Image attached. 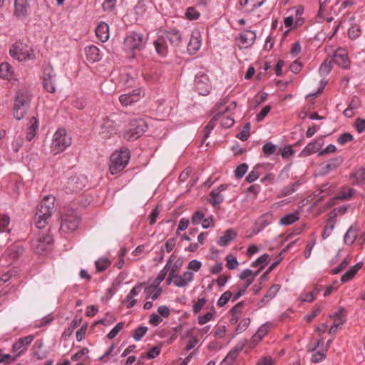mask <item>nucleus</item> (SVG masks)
Wrapping results in <instances>:
<instances>
[{
    "label": "nucleus",
    "mask_w": 365,
    "mask_h": 365,
    "mask_svg": "<svg viewBox=\"0 0 365 365\" xmlns=\"http://www.w3.org/2000/svg\"><path fill=\"white\" fill-rule=\"evenodd\" d=\"M55 197L51 195L45 196L37 206L34 222L37 228L43 229L49 222L53 213L56 210Z\"/></svg>",
    "instance_id": "obj_1"
},
{
    "label": "nucleus",
    "mask_w": 365,
    "mask_h": 365,
    "mask_svg": "<svg viewBox=\"0 0 365 365\" xmlns=\"http://www.w3.org/2000/svg\"><path fill=\"white\" fill-rule=\"evenodd\" d=\"M31 100V96L29 91H19L17 92L14 107V116L16 120H21L24 117Z\"/></svg>",
    "instance_id": "obj_2"
},
{
    "label": "nucleus",
    "mask_w": 365,
    "mask_h": 365,
    "mask_svg": "<svg viewBox=\"0 0 365 365\" xmlns=\"http://www.w3.org/2000/svg\"><path fill=\"white\" fill-rule=\"evenodd\" d=\"M80 217L73 209L63 208L61 215V230L63 232H70L76 230L78 227Z\"/></svg>",
    "instance_id": "obj_3"
},
{
    "label": "nucleus",
    "mask_w": 365,
    "mask_h": 365,
    "mask_svg": "<svg viewBox=\"0 0 365 365\" xmlns=\"http://www.w3.org/2000/svg\"><path fill=\"white\" fill-rule=\"evenodd\" d=\"M130 152L128 150H116L110 155L109 170L112 175L122 171L129 162Z\"/></svg>",
    "instance_id": "obj_4"
},
{
    "label": "nucleus",
    "mask_w": 365,
    "mask_h": 365,
    "mask_svg": "<svg viewBox=\"0 0 365 365\" xmlns=\"http://www.w3.org/2000/svg\"><path fill=\"white\" fill-rule=\"evenodd\" d=\"M71 137L64 128H58L53 134L51 148L55 153H59L66 150L71 144Z\"/></svg>",
    "instance_id": "obj_5"
},
{
    "label": "nucleus",
    "mask_w": 365,
    "mask_h": 365,
    "mask_svg": "<svg viewBox=\"0 0 365 365\" xmlns=\"http://www.w3.org/2000/svg\"><path fill=\"white\" fill-rule=\"evenodd\" d=\"M146 122L143 119H134L129 123L128 130L124 133V138L128 140H135L140 138L147 130Z\"/></svg>",
    "instance_id": "obj_6"
},
{
    "label": "nucleus",
    "mask_w": 365,
    "mask_h": 365,
    "mask_svg": "<svg viewBox=\"0 0 365 365\" xmlns=\"http://www.w3.org/2000/svg\"><path fill=\"white\" fill-rule=\"evenodd\" d=\"M11 56L19 61L31 59L33 58L32 49L25 43L16 42L10 48Z\"/></svg>",
    "instance_id": "obj_7"
},
{
    "label": "nucleus",
    "mask_w": 365,
    "mask_h": 365,
    "mask_svg": "<svg viewBox=\"0 0 365 365\" xmlns=\"http://www.w3.org/2000/svg\"><path fill=\"white\" fill-rule=\"evenodd\" d=\"M53 242L52 236L46 234L34 240L32 247L37 254L43 255L51 250Z\"/></svg>",
    "instance_id": "obj_8"
},
{
    "label": "nucleus",
    "mask_w": 365,
    "mask_h": 365,
    "mask_svg": "<svg viewBox=\"0 0 365 365\" xmlns=\"http://www.w3.org/2000/svg\"><path fill=\"white\" fill-rule=\"evenodd\" d=\"M115 115L110 117H106L103 119V121L100 125L99 134L103 138H110L113 133H115V128L117 126L113 118Z\"/></svg>",
    "instance_id": "obj_9"
},
{
    "label": "nucleus",
    "mask_w": 365,
    "mask_h": 365,
    "mask_svg": "<svg viewBox=\"0 0 365 365\" xmlns=\"http://www.w3.org/2000/svg\"><path fill=\"white\" fill-rule=\"evenodd\" d=\"M195 87L200 95H207L211 88L208 76L204 73L197 75L195 78Z\"/></svg>",
    "instance_id": "obj_10"
},
{
    "label": "nucleus",
    "mask_w": 365,
    "mask_h": 365,
    "mask_svg": "<svg viewBox=\"0 0 365 365\" xmlns=\"http://www.w3.org/2000/svg\"><path fill=\"white\" fill-rule=\"evenodd\" d=\"M124 43L130 50L140 48L143 45V35L133 32L126 36Z\"/></svg>",
    "instance_id": "obj_11"
},
{
    "label": "nucleus",
    "mask_w": 365,
    "mask_h": 365,
    "mask_svg": "<svg viewBox=\"0 0 365 365\" xmlns=\"http://www.w3.org/2000/svg\"><path fill=\"white\" fill-rule=\"evenodd\" d=\"M160 32L171 46L178 47L181 45L182 36L178 29L162 30Z\"/></svg>",
    "instance_id": "obj_12"
},
{
    "label": "nucleus",
    "mask_w": 365,
    "mask_h": 365,
    "mask_svg": "<svg viewBox=\"0 0 365 365\" xmlns=\"http://www.w3.org/2000/svg\"><path fill=\"white\" fill-rule=\"evenodd\" d=\"M142 91L140 88L135 89L128 93L119 96V101L121 105L128 106L133 103L138 102L141 97Z\"/></svg>",
    "instance_id": "obj_13"
},
{
    "label": "nucleus",
    "mask_w": 365,
    "mask_h": 365,
    "mask_svg": "<svg viewBox=\"0 0 365 365\" xmlns=\"http://www.w3.org/2000/svg\"><path fill=\"white\" fill-rule=\"evenodd\" d=\"M154 46L155 51L159 56L165 57L168 55V46L167 45V41L164 38L160 31L158 32L157 39L154 41Z\"/></svg>",
    "instance_id": "obj_14"
},
{
    "label": "nucleus",
    "mask_w": 365,
    "mask_h": 365,
    "mask_svg": "<svg viewBox=\"0 0 365 365\" xmlns=\"http://www.w3.org/2000/svg\"><path fill=\"white\" fill-rule=\"evenodd\" d=\"M331 60L334 63L337 64L339 66L343 68L348 67L349 64V61L347 57V54L343 48H338L333 56L331 58Z\"/></svg>",
    "instance_id": "obj_15"
},
{
    "label": "nucleus",
    "mask_w": 365,
    "mask_h": 365,
    "mask_svg": "<svg viewBox=\"0 0 365 365\" xmlns=\"http://www.w3.org/2000/svg\"><path fill=\"white\" fill-rule=\"evenodd\" d=\"M200 34L198 31L192 33L190 41L187 45V51L190 54H195L200 48Z\"/></svg>",
    "instance_id": "obj_16"
},
{
    "label": "nucleus",
    "mask_w": 365,
    "mask_h": 365,
    "mask_svg": "<svg viewBox=\"0 0 365 365\" xmlns=\"http://www.w3.org/2000/svg\"><path fill=\"white\" fill-rule=\"evenodd\" d=\"M34 337L33 335H29L25 337L20 338L13 345V349L15 351L18 352V355L22 354L27 349L28 346L33 341Z\"/></svg>",
    "instance_id": "obj_17"
},
{
    "label": "nucleus",
    "mask_w": 365,
    "mask_h": 365,
    "mask_svg": "<svg viewBox=\"0 0 365 365\" xmlns=\"http://www.w3.org/2000/svg\"><path fill=\"white\" fill-rule=\"evenodd\" d=\"M245 345V342L241 344H238L236 345L225 356L222 362V365H231L236 358L237 357L239 353L243 349Z\"/></svg>",
    "instance_id": "obj_18"
},
{
    "label": "nucleus",
    "mask_w": 365,
    "mask_h": 365,
    "mask_svg": "<svg viewBox=\"0 0 365 365\" xmlns=\"http://www.w3.org/2000/svg\"><path fill=\"white\" fill-rule=\"evenodd\" d=\"M15 15L19 18L25 17L28 15L29 4L28 0H15Z\"/></svg>",
    "instance_id": "obj_19"
},
{
    "label": "nucleus",
    "mask_w": 365,
    "mask_h": 365,
    "mask_svg": "<svg viewBox=\"0 0 365 365\" xmlns=\"http://www.w3.org/2000/svg\"><path fill=\"white\" fill-rule=\"evenodd\" d=\"M323 145L322 139L309 143L301 152L300 155L308 156L319 150Z\"/></svg>",
    "instance_id": "obj_20"
},
{
    "label": "nucleus",
    "mask_w": 365,
    "mask_h": 365,
    "mask_svg": "<svg viewBox=\"0 0 365 365\" xmlns=\"http://www.w3.org/2000/svg\"><path fill=\"white\" fill-rule=\"evenodd\" d=\"M175 259H176V256L173 254L169 257L165 266L158 273L157 277L154 280L153 284L156 285L157 287H160V283L165 279V278L167 275V273L172 265V262H174V260Z\"/></svg>",
    "instance_id": "obj_21"
},
{
    "label": "nucleus",
    "mask_w": 365,
    "mask_h": 365,
    "mask_svg": "<svg viewBox=\"0 0 365 365\" xmlns=\"http://www.w3.org/2000/svg\"><path fill=\"white\" fill-rule=\"evenodd\" d=\"M272 220V215L271 213H266L262 215L255 222L254 231L255 233H259L267 226H268Z\"/></svg>",
    "instance_id": "obj_22"
},
{
    "label": "nucleus",
    "mask_w": 365,
    "mask_h": 365,
    "mask_svg": "<svg viewBox=\"0 0 365 365\" xmlns=\"http://www.w3.org/2000/svg\"><path fill=\"white\" fill-rule=\"evenodd\" d=\"M97 37L102 41L106 42L109 38V26L105 22H101L96 29Z\"/></svg>",
    "instance_id": "obj_23"
},
{
    "label": "nucleus",
    "mask_w": 365,
    "mask_h": 365,
    "mask_svg": "<svg viewBox=\"0 0 365 365\" xmlns=\"http://www.w3.org/2000/svg\"><path fill=\"white\" fill-rule=\"evenodd\" d=\"M85 53L87 59L92 62L98 61L101 58L98 48L94 45L86 47Z\"/></svg>",
    "instance_id": "obj_24"
},
{
    "label": "nucleus",
    "mask_w": 365,
    "mask_h": 365,
    "mask_svg": "<svg viewBox=\"0 0 365 365\" xmlns=\"http://www.w3.org/2000/svg\"><path fill=\"white\" fill-rule=\"evenodd\" d=\"M280 289V285L274 284L272 285L267 293L264 296V297L261 299V301L258 303V306L259 308L264 307L270 299H273L278 291Z\"/></svg>",
    "instance_id": "obj_25"
},
{
    "label": "nucleus",
    "mask_w": 365,
    "mask_h": 365,
    "mask_svg": "<svg viewBox=\"0 0 365 365\" xmlns=\"http://www.w3.org/2000/svg\"><path fill=\"white\" fill-rule=\"evenodd\" d=\"M142 284H139L135 286L128 294L126 296L125 299L123 301V303L128 302L127 304L128 308L133 307L136 304V300L133 299L134 297L137 296L141 291Z\"/></svg>",
    "instance_id": "obj_26"
},
{
    "label": "nucleus",
    "mask_w": 365,
    "mask_h": 365,
    "mask_svg": "<svg viewBox=\"0 0 365 365\" xmlns=\"http://www.w3.org/2000/svg\"><path fill=\"white\" fill-rule=\"evenodd\" d=\"M241 43L245 45V47H249L252 46L256 38V34L254 31L250 30H246L245 32L240 36Z\"/></svg>",
    "instance_id": "obj_27"
},
{
    "label": "nucleus",
    "mask_w": 365,
    "mask_h": 365,
    "mask_svg": "<svg viewBox=\"0 0 365 365\" xmlns=\"http://www.w3.org/2000/svg\"><path fill=\"white\" fill-rule=\"evenodd\" d=\"M344 159L341 156H337L329 160L327 163L322 165V169L324 173L336 169L343 163Z\"/></svg>",
    "instance_id": "obj_28"
},
{
    "label": "nucleus",
    "mask_w": 365,
    "mask_h": 365,
    "mask_svg": "<svg viewBox=\"0 0 365 365\" xmlns=\"http://www.w3.org/2000/svg\"><path fill=\"white\" fill-rule=\"evenodd\" d=\"M162 292L163 290L160 287H157L153 284L145 287L144 291L146 299L150 298L152 300L157 299Z\"/></svg>",
    "instance_id": "obj_29"
},
{
    "label": "nucleus",
    "mask_w": 365,
    "mask_h": 365,
    "mask_svg": "<svg viewBox=\"0 0 365 365\" xmlns=\"http://www.w3.org/2000/svg\"><path fill=\"white\" fill-rule=\"evenodd\" d=\"M236 236H237V232L234 230H232V229L227 230L225 232L224 235L219 237V240L217 241V244L220 246H222V247L227 246V244L231 240L235 239V237Z\"/></svg>",
    "instance_id": "obj_30"
},
{
    "label": "nucleus",
    "mask_w": 365,
    "mask_h": 365,
    "mask_svg": "<svg viewBox=\"0 0 365 365\" xmlns=\"http://www.w3.org/2000/svg\"><path fill=\"white\" fill-rule=\"evenodd\" d=\"M38 128V120L36 117H32L30 120V125L26 133V139L28 141L32 140L36 135Z\"/></svg>",
    "instance_id": "obj_31"
},
{
    "label": "nucleus",
    "mask_w": 365,
    "mask_h": 365,
    "mask_svg": "<svg viewBox=\"0 0 365 365\" xmlns=\"http://www.w3.org/2000/svg\"><path fill=\"white\" fill-rule=\"evenodd\" d=\"M266 0H244L240 1L241 6H245L247 12H252L257 8L261 6Z\"/></svg>",
    "instance_id": "obj_32"
},
{
    "label": "nucleus",
    "mask_w": 365,
    "mask_h": 365,
    "mask_svg": "<svg viewBox=\"0 0 365 365\" xmlns=\"http://www.w3.org/2000/svg\"><path fill=\"white\" fill-rule=\"evenodd\" d=\"M362 263L359 262L354 266L350 267L342 276L341 280L342 282H346L352 279L356 272L362 267Z\"/></svg>",
    "instance_id": "obj_33"
},
{
    "label": "nucleus",
    "mask_w": 365,
    "mask_h": 365,
    "mask_svg": "<svg viewBox=\"0 0 365 365\" xmlns=\"http://www.w3.org/2000/svg\"><path fill=\"white\" fill-rule=\"evenodd\" d=\"M14 71L11 66L5 62L0 65V77L5 79H11L13 77Z\"/></svg>",
    "instance_id": "obj_34"
},
{
    "label": "nucleus",
    "mask_w": 365,
    "mask_h": 365,
    "mask_svg": "<svg viewBox=\"0 0 365 365\" xmlns=\"http://www.w3.org/2000/svg\"><path fill=\"white\" fill-rule=\"evenodd\" d=\"M300 184L301 182L299 180L289 184L288 185L283 187V189L280 191L278 197H282L292 195L293 192H294Z\"/></svg>",
    "instance_id": "obj_35"
},
{
    "label": "nucleus",
    "mask_w": 365,
    "mask_h": 365,
    "mask_svg": "<svg viewBox=\"0 0 365 365\" xmlns=\"http://www.w3.org/2000/svg\"><path fill=\"white\" fill-rule=\"evenodd\" d=\"M345 309L343 307H340L339 310L335 312L334 314L329 315V317L334 319V324H338L339 327L342 325L345 322Z\"/></svg>",
    "instance_id": "obj_36"
},
{
    "label": "nucleus",
    "mask_w": 365,
    "mask_h": 365,
    "mask_svg": "<svg viewBox=\"0 0 365 365\" xmlns=\"http://www.w3.org/2000/svg\"><path fill=\"white\" fill-rule=\"evenodd\" d=\"M222 116L220 111H218L215 116L209 121L207 126L204 128V138H207L209 136L210 131L215 128L216 121L220 119Z\"/></svg>",
    "instance_id": "obj_37"
},
{
    "label": "nucleus",
    "mask_w": 365,
    "mask_h": 365,
    "mask_svg": "<svg viewBox=\"0 0 365 365\" xmlns=\"http://www.w3.org/2000/svg\"><path fill=\"white\" fill-rule=\"evenodd\" d=\"M224 200L223 196L220 193V190H213L210 193L209 202L212 206H216L222 203Z\"/></svg>",
    "instance_id": "obj_38"
},
{
    "label": "nucleus",
    "mask_w": 365,
    "mask_h": 365,
    "mask_svg": "<svg viewBox=\"0 0 365 365\" xmlns=\"http://www.w3.org/2000/svg\"><path fill=\"white\" fill-rule=\"evenodd\" d=\"M81 322V319L78 317H75L71 321L69 327L63 331V336L65 338L69 337L72 334L74 329L80 325Z\"/></svg>",
    "instance_id": "obj_39"
},
{
    "label": "nucleus",
    "mask_w": 365,
    "mask_h": 365,
    "mask_svg": "<svg viewBox=\"0 0 365 365\" xmlns=\"http://www.w3.org/2000/svg\"><path fill=\"white\" fill-rule=\"evenodd\" d=\"M357 230L351 226L344 235V240L347 245H351L356 238Z\"/></svg>",
    "instance_id": "obj_40"
},
{
    "label": "nucleus",
    "mask_w": 365,
    "mask_h": 365,
    "mask_svg": "<svg viewBox=\"0 0 365 365\" xmlns=\"http://www.w3.org/2000/svg\"><path fill=\"white\" fill-rule=\"evenodd\" d=\"M355 184L362 183L365 182V169L360 168L355 173H352L350 175Z\"/></svg>",
    "instance_id": "obj_41"
},
{
    "label": "nucleus",
    "mask_w": 365,
    "mask_h": 365,
    "mask_svg": "<svg viewBox=\"0 0 365 365\" xmlns=\"http://www.w3.org/2000/svg\"><path fill=\"white\" fill-rule=\"evenodd\" d=\"M299 220L298 212L296 213H289L284 217H283L280 221L279 223L282 225H289L295 222H297Z\"/></svg>",
    "instance_id": "obj_42"
},
{
    "label": "nucleus",
    "mask_w": 365,
    "mask_h": 365,
    "mask_svg": "<svg viewBox=\"0 0 365 365\" xmlns=\"http://www.w3.org/2000/svg\"><path fill=\"white\" fill-rule=\"evenodd\" d=\"M96 267L98 272H101L106 270L111 264L110 261L106 257H102L96 262Z\"/></svg>",
    "instance_id": "obj_43"
},
{
    "label": "nucleus",
    "mask_w": 365,
    "mask_h": 365,
    "mask_svg": "<svg viewBox=\"0 0 365 365\" xmlns=\"http://www.w3.org/2000/svg\"><path fill=\"white\" fill-rule=\"evenodd\" d=\"M335 222H336L335 216L329 217V218L328 219L329 225H327L325 227V229L322 233V237L324 239L327 238L331 235V233L334 227Z\"/></svg>",
    "instance_id": "obj_44"
},
{
    "label": "nucleus",
    "mask_w": 365,
    "mask_h": 365,
    "mask_svg": "<svg viewBox=\"0 0 365 365\" xmlns=\"http://www.w3.org/2000/svg\"><path fill=\"white\" fill-rule=\"evenodd\" d=\"M332 61L330 59L325 60L323 63L320 66L319 72L322 76L327 75L330 71L331 70L332 66H331Z\"/></svg>",
    "instance_id": "obj_45"
},
{
    "label": "nucleus",
    "mask_w": 365,
    "mask_h": 365,
    "mask_svg": "<svg viewBox=\"0 0 365 365\" xmlns=\"http://www.w3.org/2000/svg\"><path fill=\"white\" fill-rule=\"evenodd\" d=\"M321 290L322 288L317 286L312 292L306 293L304 297L301 298V300L306 302H312Z\"/></svg>",
    "instance_id": "obj_46"
},
{
    "label": "nucleus",
    "mask_w": 365,
    "mask_h": 365,
    "mask_svg": "<svg viewBox=\"0 0 365 365\" xmlns=\"http://www.w3.org/2000/svg\"><path fill=\"white\" fill-rule=\"evenodd\" d=\"M222 116L220 118V124L223 128H228L232 126L235 121L234 119L230 115H225L224 112H221Z\"/></svg>",
    "instance_id": "obj_47"
},
{
    "label": "nucleus",
    "mask_w": 365,
    "mask_h": 365,
    "mask_svg": "<svg viewBox=\"0 0 365 365\" xmlns=\"http://www.w3.org/2000/svg\"><path fill=\"white\" fill-rule=\"evenodd\" d=\"M254 282V277H251L250 279H247L246 284L243 288H241L233 297L232 302L237 301L241 296H242L246 289L250 287L252 282Z\"/></svg>",
    "instance_id": "obj_48"
},
{
    "label": "nucleus",
    "mask_w": 365,
    "mask_h": 365,
    "mask_svg": "<svg viewBox=\"0 0 365 365\" xmlns=\"http://www.w3.org/2000/svg\"><path fill=\"white\" fill-rule=\"evenodd\" d=\"M191 333H192V330H188L187 331L186 334L185 335V336H186V337L190 336V339L189 340V341L185 347L186 351H189V350L192 349L198 343V339H197V337L192 336Z\"/></svg>",
    "instance_id": "obj_49"
},
{
    "label": "nucleus",
    "mask_w": 365,
    "mask_h": 365,
    "mask_svg": "<svg viewBox=\"0 0 365 365\" xmlns=\"http://www.w3.org/2000/svg\"><path fill=\"white\" fill-rule=\"evenodd\" d=\"M250 123H247L243 128V130L237 135V137L242 141H245L248 139L250 130Z\"/></svg>",
    "instance_id": "obj_50"
},
{
    "label": "nucleus",
    "mask_w": 365,
    "mask_h": 365,
    "mask_svg": "<svg viewBox=\"0 0 365 365\" xmlns=\"http://www.w3.org/2000/svg\"><path fill=\"white\" fill-rule=\"evenodd\" d=\"M232 296V293L230 291H226L224 292L217 301V305L220 307L225 305Z\"/></svg>",
    "instance_id": "obj_51"
},
{
    "label": "nucleus",
    "mask_w": 365,
    "mask_h": 365,
    "mask_svg": "<svg viewBox=\"0 0 365 365\" xmlns=\"http://www.w3.org/2000/svg\"><path fill=\"white\" fill-rule=\"evenodd\" d=\"M276 150V145L271 142L266 143L262 147V151L267 155H271L274 154Z\"/></svg>",
    "instance_id": "obj_52"
},
{
    "label": "nucleus",
    "mask_w": 365,
    "mask_h": 365,
    "mask_svg": "<svg viewBox=\"0 0 365 365\" xmlns=\"http://www.w3.org/2000/svg\"><path fill=\"white\" fill-rule=\"evenodd\" d=\"M226 261H227V267L229 269H235L239 265L237 258L232 255H227L226 257Z\"/></svg>",
    "instance_id": "obj_53"
},
{
    "label": "nucleus",
    "mask_w": 365,
    "mask_h": 365,
    "mask_svg": "<svg viewBox=\"0 0 365 365\" xmlns=\"http://www.w3.org/2000/svg\"><path fill=\"white\" fill-rule=\"evenodd\" d=\"M226 103L225 101L224 100L222 102H221L218 106V109H220V112L225 113H230L236 108V103L235 101L231 102L225 109L223 108L224 105Z\"/></svg>",
    "instance_id": "obj_54"
},
{
    "label": "nucleus",
    "mask_w": 365,
    "mask_h": 365,
    "mask_svg": "<svg viewBox=\"0 0 365 365\" xmlns=\"http://www.w3.org/2000/svg\"><path fill=\"white\" fill-rule=\"evenodd\" d=\"M185 15L186 17L190 20L197 19L200 16V12L192 6L187 9Z\"/></svg>",
    "instance_id": "obj_55"
},
{
    "label": "nucleus",
    "mask_w": 365,
    "mask_h": 365,
    "mask_svg": "<svg viewBox=\"0 0 365 365\" xmlns=\"http://www.w3.org/2000/svg\"><path fill=\"white\" fill-rule=\"evenodd\" d=\"M248 166L246 163L240 164L235 170V175L237 178H242L247 170Z\"/></svg>",
    "instance_id": "obj_56"
},
{
    "label": "nucleus",
    "mask_w": 365,
    "mask_h": 365,
    "mask_svg": "<svg viewBox=\"0 0 365 365\" xmlns=\"http://www.w3.org/2000/svg\"><path fill=\"white\" fill-rule=\"evenodd\" d=\"M9 255L13 259L18 258L19 255H22L24 248L19 246H14L9 250Z\"/></svg>",
    "instance_id": "obj_57"
},
{
    "label": "nucleus",
    "mask_w": 365,
    "mask_h": 365,
    "mask_svg": "<svg viewBox=\"0 0 365 365\" xmlns=\"http://www.w3.org/2000/svg\"><path fill=\"white\" fill-rule=\"evenodd\" d=\"M148 328L146 327H140L135 330L133 336L136 341H139L146 334Z\"/></svg>",
    "instance_id": "obj_58"
},
{
    "label": "nucleus",
    "mask_w": 365,
    "mask_h": 365,
    "mask_svg": "<svg viewBox=\"0 0 365 365\" xmlns=\"http://www.w3.org/2000/svg\"><path fill=\"white\" fill-rule=\"evenodd\" d=\"M124 323L123 322H119L118 323L115 327L111 329V331L108 334L107 337L109 339H112L116 336L118 333L123 328Z\"/></svg>",
    "instance_id": "obj_59"
},
{
    "label": "nucleus",
    "mask_w": 365,
    "mask_h": 365,
    "mask_svg": "<svg viewBox=\"0 0 365 365\" xmlns=\"http://www.w3.org/2000/svg\"><path fill=\"white\" fill-rule=\"evenodd\" d=\"M250 319L249 318L243 319L236 327V333H241L244 331L250 325Z\"/></svg>",
    "instance_id": "obj_60"
},
{
    "label": "nucleus",
    "mask_w": 365,
    "mask_h": 365,
    "mask_svg": "<svg viewBox=\"0 0 365 365\" xmlns=\"http://www.w3.org/2000/svg\"><path fill=\"white\" fill-rule=\"evenodd\" d=\"M360 34H361V29H360L359 26L357 25L352 26L349 29V31H348L349 36L351 39L356 38L357 37L359 36Z\"/></svg>",
    "instance_id": "obj_61"
},
{
    "label": "nucleus",
    "mask_w": 365,
    "mask_h": 365,
    "mask_svg": "<svg viewBox=\"0 0 365 365\" xmlns=\"http://www.w3.org/2000/svg\"><path fill=\"white\" fill-rule=\"evenodd\" d=\"M56 74L51 67H47L44 69L43 78L44 81H54Z\"/></svg>",
    "instance_id": "obj_62"
},
{
    "label": "nucleus",
    "mask_w": 365,
    "mask_h": 365,
    "mask_svg": "<svg viewBox=\"0 0 365 365\" xmlns=\"http://www.w3.org/2000/svg\"><path fill=\"white\" fill-rule=\"evenodd\" d=\"M207 299L205 298H199L197 302L193 305L192 311L195 314H197L201 311L203 306L206 304Z\"/></svg>",
    "instance_id": "obj_63"
},
{
    "label": "nucleus",
    "mask_w": 365,
    "mask_h": 365,
    "mask_svg": "<svg viewBox=\"0 0 365 365\" xmlns=\"http://www.w3.org/2000/svg\"><path fill=\"white\" fill-rule=\"evenodd\" d=\"M274 362L272 356H267L262 358L256 365H274Z\"/></svg>",
    "instance_id": "obj_64"
}]
</instances>
